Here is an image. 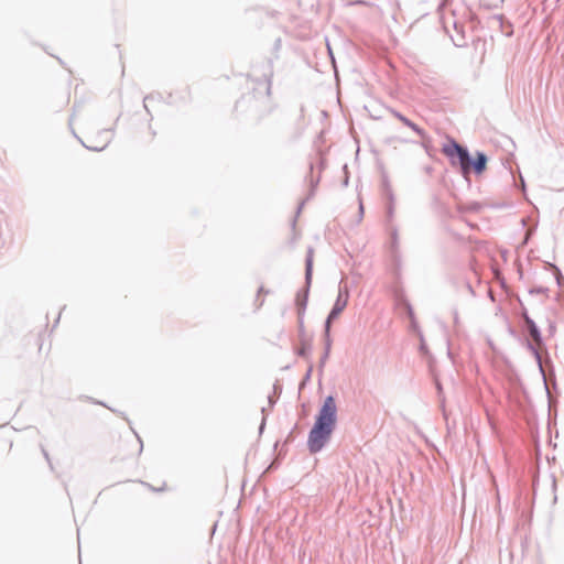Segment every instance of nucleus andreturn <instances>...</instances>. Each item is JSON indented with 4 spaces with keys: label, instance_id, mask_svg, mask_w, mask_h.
Returning <instances> with one entry per match:
<instances>
[{
    "label": "nucleus",
    "instance_id": "obj_1",
    "mask_svg": "<svg viewBox=\"0 0 564 564\" xmlns=\"http://www.w3.org/2000/svg\"><path fill=\"white\" fill-rule=\"evenodd\" d=\"M337 406L333 397H327L310 432L308 447L312 453L323 448L336 424Z\"/></svg>",
    "mask_w": 564,
    "mask_h": 564
},
{
    "label": "nucleus",
    "instance_id": "obj_2",
    "mask_svg": "<svg viewBox=\"0 0 564 564\" xmlns=\"http://www.w3.org/2000/svg\"><path fill=\"white\" fill-rule=\"evenodd\" d=\"M443 153L448 158L457 156L459 160V165L462 172L467 175L470 171V158L468 152L460 147L457 142L451 141L448 144L444 145Z\"/></svg>",
    "mask_w": 564,
    "mask_h": 564
},
{
    "label": "nucleus",
    "instance_id": "obj_3",
    "mask_svg": "<svg viewBox=\"0 0 564 564\" xmlns=\"http://www.w3.org/2000/svg\"><path fill=\"white\" fill-rule=\"evenodd\" d=\"M525 323L529 328L530 336L534 343V346H532V348L534 350H538L542 346V339H541L540 332H539L536 325L534 324V322L532 319H530L528 316H525Z\"/></svg>",
    "mask_w": 564,
    "mask_h": 564
},
{
    "label": "nucleus",
    "instance_id": "obj_4",
    "mask_svg": "<svg viewBox=\"0 0 564 564\" xmlns=\"http://www.w3.org/2000/svg\"><path fill=\"white\" fill-rule=\"evenodd\" d=\"M348 302V294L346 293L345 296L341 294L338 295L335 305L329 314L328 319L336 318L347 306Z\"/></svg>",
    "mask_w": 564,
    "mask_h": 564
},
{
    "label": "nucleus",
    "instance_id": "obj_5",
    "mask_svg": "<svg viewBox=\"0 0 564 564\" xmlns=\"http://www.w3.org/2000/svg\"><path fill=\"white\" fill-rule=\"evenodd\" d=\"M487 158L484 153H477V158L473 163V169L477 174H481L486 170Z\"/></svg>",
    "mask_w": 564,
    "mask_h": 564
},
{
    "label": "nucleus",
    "instance_id": "obj_6",
    "mask_svg": "<svg viewBox=\"0 0 564 564\" xmlns=\"http://www.w3.org/2000/svg\"><path fill=\"white\" fill-rule=\"evenodd\" d=\"M397 118L402 122L404 123L405 126L410 127L412 130L416 131V132H420V129L419 127L413 123L412 121H410L408 118L403 117L402 115L398 113L397 115Z\"/></svg>",
    "mask_w": 564,
    "mask_h": 564
},
{
    "label": "nucleus",
    "instance_id": "obj_7",
    "mask_svg": "<svg viewBox=\"0 0 564 564\" xmlns=\"http://www.w3.org/2000/svg\"><path fill=\"white\" fill-rule=\"evenodd\" d=\"M312 265H313V251L310 250L307 259H306V275L307 278L312 274Z\"/></svg>",
    "mask_w": 564,
    "mask_h": 564
},
{
    "label": "nucleus",
    "instance_id": "obj_8",
    "mask_svg": "<svg viewBox=\"0 0 564 564\" xmlns=\"http://www.w3.org/2000/svg\"><path fill=\"white\" fill-rule=\"evenodd\" d=\"M262 292H263V289H262V288H260V289H259V291H258V297H260V296H261Z\"/></svg>",
    "mask_w": 564,
    "mask_h": 564
},
{
    "label": "nucleus",
    "instance_id": "obj_9",
    "mask_svg": "<svg viewBox=\"0 0 564 564\" xmlns=\"http://www.w3.org/2000/svg\"><path fill=\"white\" fill-rule=\"evenodd\" d=\"M304 352H305V348H302V349L300 350V354H301V355H304Z\"/></svg>",
    "mask_w": 564,
    "mask_h": 564
},
{
    "label": "nucleus",
    "instance_id": "obj_10",
    "mask_svg": "<svg viewBox=\"0 0 564 564\" xmlns=\"http://www.w3.org/2000/svg\"><path fill=\"white\" fill-rule=\"evenodd\" d=\"M263 304V299L260 301V303L258 304V307L262 306Z\"/></svg>",
    "mask_w": 564,
    "mask_h": 564
}]
</instances>
